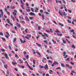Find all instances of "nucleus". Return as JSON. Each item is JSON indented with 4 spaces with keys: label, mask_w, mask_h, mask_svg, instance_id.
<instances>
[{
    "label": "nucleus",
    "mask_w": 76,
    "mask_h": 76,
    "mask_svg": "<svg viewBox=\"0 0 76 76\" xmlns=\"http://www.w3.org/2000/svg\"><path fill=\"white\" fill-rule=\"evenodd\" d=\"M16 38H14L13 40V42H15L16 41Z\"/></svg>",
    "instance_id": "33"
},
{
    "label": "nucleus",
    "mask_w": 76,
    "mask_h": 76,
    "mask_svg": "<svg viewBox=\"0 0 76 76\" xmlns=\"http://www.w3.org/2000/svg\"><path fill=\"white\" fill-rule=\"evenodd\" d=\"M31 20L32 19H34V17H30L29 18Z\"/></svg>",
    "instance_id": "41"
},
{
    "label": "nucleus",
    "mask_w": 76,
    "mask_h": 76,
    "mask_svg": "<svg viewBox=\"0 0 76 76\" xmlns=\"http://www.w3.org/2000/svg\"><path fill=\"white\" fill-rule=\"evenodd\" d=\"M25 63H27V64L26 66H27V67H30V66H29V64H28V62H27V61H26Z\"/></svg>",
    "instance_id": "14"
},
{
    "label": "nucleus",
    "mask_w": 76,
    "mask_h": 76,
    "mask_svg": "<svg viewBox=\"0 0 76 76\" xmlns=\"http://www.w3.org/2000/svg\"><path fill=\"white\" fill-rule=\"evenodd\" d=\"M57 34L58 35V36H60V37L62 36V35H63V34H59L58 33H57Z\"/></svg>",
    "instance_id": "22"
},
{
    "label": "nucleus",
    "mask_w": 76,
    "mask_h": 76,
    "mask_svg": "<svg viewBox=\"0 0 76 76\" xmlns=\"http://www.w3.org/2000/svg\"><path fill=\"white\" fill-rule=\"evenodd\" d=\"M44 35H45V36L46 37H47V38H48V34L45 33H44Z\"/></svg>",
    "instance_id": "13"
},
{
    "label": "nucleus",
    "mask_w": 76,
    "mask_h": 76,
    "mask_svg": "<svg viewBox=\"0 0 76 76\" xmlns=\"http://www.w3.org/2000/svg\"><path fill=\"white\" fill-rule=\"evenodd\" d=\"M56 31H55V32H58L59 33H60V31H58V29H56Z\"/></svg>",
    "instance_id": "28"
},
{
    "label": "nucleus",
    "mask_w": 76,
    "mask_h": 76,
    "mask_svg": "<svg viewBox=\"0 0 76 76\" xmlns=\"http://www.w3.org/2000/svg\"><path fill=\"white\" fill-rule=\"evenodd\" d=\"M25 38H26V39H28L29 40V39L28 38V37L27 36H25Z\"/></svg>",
    "instance_id": "38"
},
{
    "label": "nucleus",
    "mask_w": 76,
    "mask_h": 76,
    "mask_svg": "<svg viewBox=\"0 0 76 76\" xmlns=\"http://www.w3.org/2000/svg\"><path fill=\"white\" fill-rule=\"evenodd\" d=\"M30 15L32 16H33V15L34 16H35V14L32 12H31L30 13Z\"/></svg>",
    "instance_id": "7"
},
{
    "label": "nucleus",
    "mask_w": 76,
    "mask_h": 76,
    "mask_svg": "<svg viewBox=\"0 0 76 76\" xmlns=\"http://www.w3.org/2000/svg\"><path fill=\"white\" fill-rule=\"evenodd\" d=\"M10 8L11 9H16V7L14 6H10Z\"/></svg>",
    "instance_id": "5"
},
{
    "label": "nucleus",
    "mask_w": 76,
    "mask_h": 76,
    "mask_svg": "<svg viewBox=\"0 0 76 76\" xmlns=\"http://www.w3.org/2000/svg\"><path fill=\"white\" fill-rule=\"evenodd\" d=\"M68 10L69 13H72V11H71V10Z\"/></svg>",
    "instance_id": "24"
},
{
    "label": "nucleus",
    "mask_w": 76,
    "mask_h": 76,
    "mask_svg": "<svg viewBox=\"0 0 76 76\" xmlns=\"http://www.w3.org/2000/svg\"><path fill=\"white\" fill-rule=\"evenodd\" d=\"M39 10V9L36 8L34 10V12H36V13H37L38 12V10Z\"/></svg>",
    "instance_id": "6"
},
{
    "label": "nucleus",
    "mask_w": 76,
    "mask_h": 76,
    "mask_svg": "<svg viewBox=\"0 0 76 76\" xmlns=\"http://www.w3.org/2000/svg\"><path fill=\"white\" fill-rule=\"evenodd\" d=\"M29 69H30V70H34V69H33V68H31V67H28Z\"/></svg>",
    "instance_id": "35"
},
{
    "label": "nucleus",
    "mask_w": 76,
    "mask_h": 76,
    "mask_svg": "<svg viewBox=\"0 0 76 76\" xmlns=\"http://www.w3.org/2000/svg\"><path fill=\"white\" fill-rule=\"evenodd\" d=\"M12 63L13 65H15V64H16V63L13 62H12Z\"/></svg>",
    "instance_id": "34"
},
{
    "label": "nucleus",
    "mask_w": 76,
    "mask_h": 76,
    "mask_svg": "<svg viewBox=\"0 0 76 76\" xmlns=\"http://www.w3.org/2000/svg\"><path fill=\"white\" fill-rule=\"evenodd\" d=\"M0 11L1 12V15L2 17H3V15H4V13L3 12V10H0Z\"/></svg>",
    "instance_id": "4"
},
{
    "label": "nucleus",
    "mask_w": 76,
    "mask_h": 76,
    "mask_svg": "<svg viewBox=\"0 0 76 76\" xmlns=\"http://www.w3.org/2000/svg\"><path fill=\"white\" fill-rule=\"evenodd\" d=\"M23 54H27V53L26 52L24 51L23 52Z\"/></svg>",
    "instance_id": "50"
},
{
    "label": "nucleus",
    "mask_w": 76,
    "mask_h": 76,
    "mask_svg": "<svg viewBox=\"0 0 76 76\" xmlns=\"http://www.w3.org/2000/svg\"><path fill=\"white\" fill-rule=\"evenodd\" d=\"M50 32H52V33H53V30L51 28H50Z\"/></svg>",
    "instance_id": "29"
},
{
    "label": "nucleus",
    "mask_w": 76,
    "mask_h": 76,
    "mask_svg": "<svg viewBox=\"0 0 76 76\" xmlns=\"http://www.w3.org/2000/svg\"><path fill=\"white\" fill-rule=\"evenodd\" d=\"M41 29L39 26H38V30H39Z\"/></svg>",
    "instance_id": "62"
},
{
    "label": "nucleus",
    "mask_w": 76,
    "mask_h": 76,
    "mask_svg": "<svg viewBox=\"0 0 76 76\" xmlns=\"http://www.w3.org/2000/svg\"><path fill=\"white\" fill-rule=\"evenodd\" d=\"M21 7L22 9H23L24 10L25 9V8L23 7V5H21Z\"/></svg>",
    "instance_id": "21"
},
{
    "label": "nucleus",
    "mask_w": 76,
    "mask_h": 76,
    "mask_svg": "<svg viewBox=\"0 0 76 76\" xmlns=\"http://www.w3.org/2000/svg\"><path fill=\"white\" fill-rule=\"evenodd\" d=\"M42 20H44V18H45V15H42Z\"/></svg>",
    "instance_id": "10"
},
{
    "label": "nucleus",
    "mask_w": 76,
    "mask_h": 76,
    "mask_svg": "<svg viewBox=\"0 0 76 76\" xmlns=\"http://www.w3.org/2000/svg\"><path fill=\"white\" fill-rule=\"evenodd\" d=\"M54 63L53 64H55V65H57V64H58V63L56 61H54Z\"/></svg>",
    "instance_id": "16"
},
{
    "label": "nucleus",
    "mask_w": 76,
    "mask_h": 76,
    "mask_svg": "<svg viewBox=\"0 0 76 76\" xmlns=\"http://www.w3.org/2000/svg\"><path fill=\"white\" fill-rule=\"evenodd\" d=\"M4 56H5V57L7 59V58H8L7 54H5Z\"/></svg>",
    "instance_id": "11"
},
{
    "label": "nucleus",
    "mask_w": 76,
    "mask_h": 76,
    "mask_svg": "<svg viewBox=\"0 0 76 76\" xmlns=\"http://www.w3.org/2000/svg\"><path fill=\"white\" fill-rule=\"evenodd\" d=\"M37 53L39 55V56H41V54H40V53H39V52H37Z\"/></svg>",
    "instance_id": "42"
},
{
    "label": "nucleus",
    "mask_w": 76,
    "mask_h": 76,
    "mask_svg": "<svg viewBox=\"0 0 76 76\" xmlns=\"http://www.w3.org/2000/svg\"><path fill=\"white\" fill-rule=\"evenodd\" d=\"M6 33L7 34V35H9V36H10V34H9V32H6Z\"/></svg>",
    "instance_id": "60"
},
{
    "label": "nucleus",
    "mask_w": 76,
    "mask_h": 76,
    "mask_svg": "<svg viewBox=\"0 0 76 76\" xmlns=\"http://www.w3.org/2000/svg\"><path fill=\"white\" fill-rule=\"evenodd\" d=\"M27 37H28V38H30V37H31V35H29V34H27Z\"/></svg>",
    "instance_id": "25"
},
{
    "label": "nucleus",
    "mask_w": 76,
    "mask_h": 76,
    "mask_svg": "<svg viewBox=\"0 0 76 76\" xmlns=\"http://www.w3.org/2000/svg\"><path fill=\"white\" fill-rule=\"evenodd\" d=\"M72 48H73V49H75L76 48L75 47V46L73 44H72L71 46Z\"/></svg>",
    "instance_id": "8"
},
{
    "label": "nucleus",
    "mask_w": 76,
    "mask_h": 76,
    "mask_svg": "<svg viewBox=\"0 0 76 76\" xmlns=\"http://www.w3.org/2000/svg\"><path fill=\"white\" fill-rule=\"evenodd\" d=\"M14 12H15V13H17V11H16V10H14Z\"/></svg>",
    "instance_id": "59"
},
{
    "label": "nucleus",
    "mask_w": 76,
    "mask_h": 76,
    "mask_svg": "<svg viewBox=\"0 0 76 76\" xmlns=\"http://www.w3.org/2000/svg\"><path fill=\"white\" fill-rule=\"evenodd\" d=\"M26 58H27V59H28L29 58V56L27 55L26 56Z\"/></svg>",
    "instance_id": "44"
},
{
    "label": "nucleus",
    "mask_w": 76,
    "mask_h": 76,
    "mask_svg": "<svg viewBox=\"0 0 76 76\" xmlns=\"http://www.w3.org/2000/svg\"><path fill=\"white\" fill-rule=\"evenodd\" d=\"M58 13L61 16H63V12L61 10H60L58 11Z\"/></svg>",
    "instance_id": "1"
},
{
    "label": "nucleus",
    "mask_w": 76,
    "mask_h": 76,
    "mask_svg": "<svg viewBox=\"0 0 76 76\" xmlns=\"http://www.w3.org/2000/svg\"><path fill=\"white\" fill-rule=\"evenodd\" d=\"M4 10L5 11H6V12L7 13V14H8L10 16V12L7 11V8H6L4 9Z\"/></svg>",
    "instance_id": "3"
},
{
    "label": "nucleus",
    "mask_w": 76,
    "mask_h": 76,
    "mask_svg": "<svg viewBox=\"0 0 76 76\" xmlns=\"http://www.w3.org/2000/svg\"><path fill=\"white\" fill-rule=\"evenodd\" d=\"M25 23V22L24 21H20V23H23V24Z\"/></svg>",
    "instance_id": "30"
},
{
    "label": "nucleus",
    "mask_w": 76,
    "mask_h": 76,
    "mask_svg": "<svg viewBox=\"0 0 76 76\" xmlns=\"http://www.w3.org/2000/svg\"><path fill=\"white\" fill-rule=\"evenodd\" d=\"M31 10L33 12H34V9H33V8H31Z\"/></svg>",
    "instance_id": "36"
},
{
    "label": "nucleus",
    "mask_w": 76,
    "mask_h": 76,
    "mask_svg": "<svg viewBox=\"0 0 76 76\" xmlns=\"http://www.w3.org/2000/svg\"><path fill=\"white\" fill-rule=\"evenodd\" d=\"M62 41L63 42V43H64V44H66V41H64V39H63Z\"/></svg>",
    "instance_id": "27"
},
{
    "label": "nucleus",
    "mask_w": 76,
    "mask_h": 76,
    "mask_svg": "<svg viewBox=\"0 0 76 76\" xmlns=\"http://www.w3.org/2000/svg\"><path fill=\"white\" fill-rule=\"evenodd\" d=\"M20 3H21L22 4H24L23 3V1H22L20 0Z\"/></svg>",
    "instance_id": "54"
},
{
    "label": "nucleus",
    "mask_w": 76,
    "mask_h": 76,
    "mask_svg": "<svg viewBox=\"0 0 76 76\" xmlns=\"http://www.w3.org/2000/svg\"><path fill=\"white\" fill-rule=\"evenodd\" d=\"M52 41L53 42V44H56V41L53 40V39H52Z\"/></svg>",
    "instance_id": "15"
},
{
    "label": "nucleus",
    "mask_w": 76,
    "mask_h": 76,
    "mask_svg": "<svg viewBox=\"0 0 76 76\" xmlns=\"http://www.w3.org/2000/svg\"><path fill=\"white\" fill-rule=\"evenodd\" d=\"M25 31L26 33H28V28L25 29Z\"/></svg>",
    "instance_id": "39"
},
{
    "label": "nucleus",
    "mask_w": 76,
    "mask_h": 76,
    "mask_svg": "<svg viewBox=\"0 0 76 76\" xmlns=\"http://www.w3.org/2000/svg\"><path fill=\"white\" fill-rule=\"evenodd\" d=\"M45 13H46V15H49V13H48V12H45Z\"/></svg>",
    "instance_id": "51"
},
{
    "label": "nucleus",
    "mask_w": 76,
    "mask_h": 76,
    "mask_svg": "<svg viewBox=\"0 0 76 76\" xmlns=\"http://www.w3.org/2000/svg\"><path fill=\"white\" fill-rule=\"evenodd\" d=\"M2 39L3 40V41H6V40H5V38L2 37Z\"/></svg>",
    "instance_id": "23"
},
{
    "label": "nucleus",
    "mask_w": 76,
    "mask_h": 76,
    "mask_svg": "<svg viewBox=\"0 0 76 76\" xmlns=\"http://www.w3.org/2000/svg\"><path fill=\"white\" fill-rule=\"evenodd\" d=\"M36 44L37 45V46H38V47H41V45L39 44V43H36Z\"/></svg>",
    "instance_id": "12"
},
{
    "label": "nucleus",
    "mask_w": 76,
    "mask_h": 76,
    "mask_svg": "<svg viewBox=\"0 0 76 76\" xmlns=\"http://www.w3.org/2000/svg\"><path fill=\"white\" fill-rule=\"evenodd\" d=\"M39 37H40V36H39V35H37V37H36V39L37 40L38 39V38H39Z\"/></svg>",
    "instance_id": "20"
},
{
    "label": "nucleus",
    "mask_w": 76,
    "mask_h": 76,
    "mask_svg": "<svg viewBox=\"0 0 76 76\" xmlns=\"http://www.w3.org/2000/svg\"><path fill=\"white\" fill-rule=\"evenodd\" d=\"M68 22L69 23H72V22L69 20H68Z\"/></svg>",
    "instance_id": "31"
},
{
    "label": "nucleus",
    "mask_w": 76,
    "mask_h": 76,
    "mask_svg": "<svg viewBox=\"0 0 76 76\" xmlns=\"http://www.w3.org/2000/svg\"><path fill=\"white\" fill-rule=\"evenodd\" d=\"M12 13H13V15H15V16H16V15H17V14L16 13L15 14V12H12Z\"/></svg>",
    "instance_id": "47"
},
{
    "label": "nucleus",
    "mask_w": 76,
    "mask_h": 76,
    "mask_svg": "<svg viewBox=\"0 0 76 76\" xmlns=\"http://www.w3.org/2000/svg\"><path fill=\"white\" fill-rule=\"evenodd\" d=\"M45 69H48V67H44Z\"/></svg>",
    "instance_id": "63"
},
{
    "label": "nucleus",
    "mask_w": 76,
    "mask_h": 76,
    "mask_svg": "<svg viewBox=\"0 0 76 76\" xmlns=\"http://www.w3.org/2000/svg\"><path fill=\"white\" fill-rule=\"evenodd\" d=\"M40 12L41 13H43V10H40Z\"/></svg>",
    "instance_id": "52"
},
{
    "label": "nucleus",
    "mask_w": 76,
    "mask_h": 76,
    "mask_svg": "<svg viewBox=\"0 0 76 76\" xmlns=\"http://www.w3.org/2000/svg\"><path fill=\"white\" fill-rule=\"evenodd\" d=\"M17 26L18 27H20V26H20V24L18 25Z\"/></svg>",
    "instance_id": "64"
},
{
    "label": "nucleus",
    "mask_w": 76,
    "mask_h": 76,
    "mask_svg": "<svg viewBox=\"0 0 76 76\" xmlns=\"http://www.w3.org/2000/svg\"><path fill=\"white\" fill-rule=\"evenodd\" d=\"M66 13L65 12H64V16H67L66 15H65Z\"/></svg>",
    "instance_id": "57"
},
{
    "label": "nucleus",
    "mask_w": 76,
    "mask_h": 76,
    "mask_svg": "<svg viewBox=\"0 0 76 76\" xmlns=\"http://www.w3.org/2000/svg\"><path fill=\"white\" fill-rule=\"evenodd\" d=\"M53 23H55L56 25H57V23L55 21H53Z\"/></svg>",
    "instance_id": "55"
},
{
    "label": "nucleus",
    "mask_w": 76,
    "mask_h": 76,
    "mask_svg": "<svg viewBox=\"0 0 76 76\" xmlns=\"http://www.w3.org/2000/svg\"><path fill=\"white\" fill-rule=\"evenodd\" d=\"M70 31H71V33L72 32L73 33L74 32H75V30H71Z\"/></svg>",
    "instance_id": "37"
},
{
    "label": "nucleus",
    "mask_w": 76,
    "mask_h": 76,
    "mask_svg": "<svg viewBox=\"0 0 76 76\" xmlns=\"http://www.w3.org/2000/svg\"><path fill=\"white\" fill-rule=\"evenodd\" d=\"M8 23H10V20H9V18H7V20Z\"/></svg>",
    "instance_id": "17"
},
{
    "label": "nucleus",
    "mask_w": 76,
    "mask_h": 76,
    "mask_svg": "<svg viewBox=\"0 0 76 76\" xmlns=\"http://www.w3.org/2000/svg\"><path fill=\"white\" fill-rule=\"evenodd\" d=\"M9 48L10 50H12V48H11V46H9Z\"/></svg>",
    "instance_id": "58"
},
{
    "label": "nucleus",
    "mask_w": 76,
    "mask_h": 76,
    "mask_svg": "<svg viewBox=\"0 0 76 76\" xmlns=\"http://www.w3.org/2000/svg\"><path fill=\"white\" fill-rule=\"evenodd\" d=\"M70 63L71 64H72V65H74V63H73L72 61H71L70 62Z\"/></svg>",
    "instance_id": "61"
},
{
    "label": "nucleus",
    "mask_w": 76,
    "mask_h": 76,
    "mask_svg": "<svg viewBox=\"0 0 76 76\" xmlns=\"http://www.w3.org/2000/svg\"><path fill=\"white\" fill-rule=\"evenodd\" d=\"M26 11L27 12H31V10L29 9H27Z\"/></svg>",
    "instance_id": "18"
},
{
    "label": "nucleus",
    "mask_w": 76,
    "mask_h": 76,
    "mask_svg": "<svg viewBox=\"0 0 76 76\" xmlns=\"http://www.w3.org/2000/svg\"><path fill=\"white\" fill-rule=\"evenodd\" d=\"M1 35L2 36L3 35V33L2 32H0V35Z\"/></svg>",
    "instance_id": "45"
},
{
    "label": "nucleus",
    "mask_w": 76,
    "mask_h": 76,
    "mask_svg": "<svg viewBox=\"0 0 76 76\" xmlns=\"http://www.w3.org/2000/svg\"><path fill=\"white\" fill-rule=\"evenodd\" d=\"M25 19H26V20L27 21V22H29L30 21L29 19L28 18V16H26L25 17Z\"/></svg>",
    "instance_id": "2"
},
{
    "label": "nucleus",
    "mask_w": 76,
    "mask_h": 76,
    "mask_svg": "<svg viewBox=\"0 0 76 76\" xmlns=\"http://www.w3.org/2000/svg\"><path fill=\"white\" fill-rule=\"evenodd\" d=\"M20 41H21V43H23V40H22V39H20Z\"/></svg>",
    "instance_id": "43"
},
{
    "label": "nucleus",
    "mask_w": 76,
    "mask_h": 76,
    "mask_svg": "<svg viewBox=\"0 0 76 76\" xmlns=\"http://www.w3.org/2000/svg\"><path fill=\"white\" fill-rule=\"evenodd\" d=\"M67 57H68V56L67 55H66V56L65 57H64V58H67Z\"/></svg>",
    "instance_id": "53"
},
{
    "label": "nucleus",
    "mask_w": 76,
    "mask_h": 76,
    "mask_svg": "<svg viewBox=\"0 0 76 76\" xmlns=\"http://www.w3.org/2000/svg\"><path fill=\"white\" fill-rule=\"evenodd\" d=\"M49 63H52V61L50 60H49L48 61Z\"/></svg>",
    "instance_id": "48"
},
{
    "label": "nucleus",
    "mask_w": 76,
    "mask_h": 76,
    "mask_svg": "<svg viewBox=\"0 0 76 76\" xmlns=\"http://www.w3.org/2000/svg\"><path fill=\"white\" fill-rule=\"evenodd\" d=\"M33 64H35V59H33Z\"/></svg>",
    "instance_id": "46"
},
{
    "label": "nucleus",
    "mask_w": 76,
    "mask_h": 76,
    "mask_svg": "<svg viewBox=\"0 0 76 76\" xmlns=\"http://www.w3.org/2000/svg\"><path fill=\"white\" fill-rule=\"evenodd\" d=\"M11 17L12 19H13V21H15V18L13 17V15H11Z\"/></svg>",
    "instance_id": "9"
},
{
    "label": "nucleus",
    "mask_w": 76,
    "mask_h": 76,
    "mask_svg": "<svg viewBox=\"0 0 76 76\" xmlns=\"http://www.w3.org/2000/svg\"><path fill=\"white\" fill-rule=\"evenodd\" d=\"M58 2L59 3V4H61V1H58Z\"/></svg>",
    "instance_id": "56"
},
{
    "label": "nucleus",
    "mask_w": 76,
    "mask_h": 76,
    "mask_svg": "<svg viewBox=\"0 0 76 76\" xmlns=\"http://www.w3.org/2000/svg\"><path fill=\"white\" fill-rule=\"evenodd\" d=\"M66 52H64L63 56H66Z\"/></svg>",
    "instance_id": "32"
},
{
    "label": "nucleus",
    "mask_w": 76,
    "mask_h": 76,
    "mask_svg": "<svg viewBox=\"0 0 76 76\" xmlns=\"http://www.w3.org/2000/svg\"><path fill=\"white\" fill-rule=\"evenodd\" d=\"M46 31L48 33H50V31L49 30H46Z\"/></svg>",
    "instance_id": "26"
},
{
    "label": "nucleus",
    "mask_w": 76,
    "mask_h": 76,
    "mask_svg": "<svg viewBox=\"0 0 76 76\" xmlns=\"http://www.w3.org/2000/svg\"><path fill=\"white\" fill-rule=\"evenodd\" d=\"M14 29H15V31H17V27H16V26H14Z\"/></svg>",
    "instance_id": "40"
},
{
    "label": "nucleus",
    "mask_w": 76,
    "mask_h": 76,
    "mask_svg": "<svg viewBox=\"0 0 76 76\" xmlns=\"http://www.w3.org/2000/svg\"><path fill=\"white\" fill-rule=\"evenodd\" d=\"M59 25H60L61 26H64V25H63V24H61V23H59Z\"/></svg>",
    "instance_id": "19"
},
{
    "label": "nucleus",
    "mask_w": 76,
    "mask_h": 76,
    "mask_svg": "<svg viewBox=\"0 0 76 76\" xmlns=\"http://www.w3.org/2000/svg\"><path fill=\"white\" fill-rule=\"evenodd\" d=\"M72 36H73V38H76V36H75V35L72 34Z\"/></svg>",
    "instance_id": "49"
}]
</instances>
